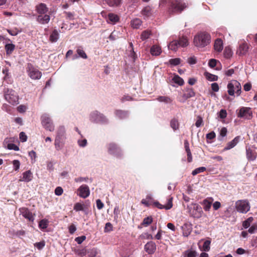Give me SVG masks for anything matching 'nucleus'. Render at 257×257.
I'll use <instances>...</instances> for the list:
<instances>
[{"label":"nucleus","instance_id":"obj_1","mask_svg":"<svg viewBox=\"0 0 257 257\" xmlns=\"http://www.w3.org/2000/svg\"><path fill=\"white\" fill-rule=\"evenodd\" d=\"M211 40V37L209 34L206 32H200L197 34L194 37L193 44L198 48H204L208 45Z\"/></svg>","mask_w":257,"mask_h":257},{"label":"nucleus","instance_id":"obj_2","mask_svg":"<svg viewBox=\"0 0 257 257\" xmlns=\"http://www.w3.org/2000/svg\"><path fill=\"white\" fill-rule=\"evenodd\" d=\"M186 7V3L182 0H170L169 12L170 14L180 13Z\"/></svg>","mask_w":257,"mask_h":257},{"label":"nucleus","instance_id":"obj_3","mask_svg":"<svg viewBox=\"0 0 257 257\" xmlns=\"http://www.w3.org/2000/svg\"><path fill=\"white\" fill-rule=\"evenodd\" d=\"M89 120L91 122L95 123L107 124L108 123V119L102 113L94 110L89 114Z\"/></svg>","mask_w":257,"mask_h":257},{"label":"nucleus","instance_id":"obj_4","mask_svg":"<svg viewBox=\"0 0 257 257\" xmlns=\"http://www.w3.org/2000/svg\"><path fill=\"white\" fill-rule=\"evenodd\" d=\"M5 99L10 103L15 105L18 103L19 96L15 90L7 88L4 90Z\"/></svg>","mask_w":257,"mask_h":257},{"label":"nucleus","instance_id":"obj_5","mask_svg":"<svg viewBox=\"0 0 257 257\" xmlns=\"http://www.w3.org/2000/svg\"><path fill=\"white\" fill-rule=\"evenodd\" d=\"M228 93L229 95L233 96L235 92L237 96L241 93V86L239 82L235 80L230 81L227 84Z\"/></svg>","mask_w":257,"mask_h":257},{"label":"nucleus","instance_id":"obj_6","mask_svg":"<svg viewBox=\"0 0 257 257\" xmlns=\"http://www.w3.org/2000/svg\"><path fill=\"white\" fill-rule=\"evenodd\" d=\"M235 209L240 213H246L250 210V204L247 200H237L235 204Z\"/></svg>","mask_w":257,"mask_h":257},{"label":"nucleus","instance_id":"obj_7","mask_svg":"<svg viewBox=\"0 0 257 257\" xmlns=\"http://www.w3.org/2000/svg\"><path fill=\"white\" fill-rule=\"evenodd\" d=\"M41 121L43 126L46 130L50 132H53L54 130V125L48 114H43L41 116Z\"/></svg>","mask_w":257,"mask_h":257},{"label":"nucleus","instance_id":"obj_8","mask_svg":"<svg viewBox=\"0 0 257 257\" xmlns=\"http://www.w3.org/2000/svg\"><path fill=\"white\" fill-rule=\"evenodd\" d=\"M193 207L190 209L191 215L194 218H200L203 213L202 207L197 203L192 204Z\"/></svg>","mask_w":257,"mask_h":257},{"label":"nucleus","instance_id":"obj_9","mask_svg":"<svg viewBox=\"0 0 257 257\" xmlns=\"http://www.w3.org/2000/svg\"><path fill=\"white\" fill-rule=\"evenodd\" d=\"M28 68L29 76L32 79L37 80L41 78L42 76V73L39 70L34 68L31 65L29 66Z\"/></svg>","mask_w":257,"mask_h":257},{"label":"nucleus","instance_id":"obj_10","mask_svg":"<svg viewBox=\"0 0 257 257\" xmlns=\"http://www.w3.org/2000/svg\"><path fill=\"white\" fill-rule=\"evenodd\" d=\"M251 111L249 107H241L238 114V117L245 119H250L251 116Z\"/></svg>","mask_w":257,"mask_h":257},{"label":"nucleus","instance_id":"obj_11","mask_svg":"<svg viewBox=\"0 0 257 257\" xmlns=\"http://www.w3.org/2000/svg\"><path fill=\"white\" fill-rule=\"evenodd\" d=\"M65 137H62L59 136H56L54 145L55 149L57 151H60L63 148L65 144Z\"/></svg>","mask_w":257,"mask_h":257},{"label":"nucleus","instance_id":"obj_12","mask_svg":"<svg viewBox=\"0 0 257 257\" xmlns=\"http://www.w3.org/2000/svg\"><path fill=\"white\" fill-rule=\"evenodd\" d=\"M79 192L78 195L83 198H86L89 196L90 194V190L87 185H82L78 189Z\"/></svg>","mask_w":257,"mask_h":257},{"label":"nucleus","instance_id":"obj_13","mask_svg":"<svg viewBox=\"0 0 257 257\" xmlns=\"http://www.w3.org/2000/svg\"><path fill=\"white\" fill-rule=\"evenodd\" d=\"M144 249L148 254H153L156 250V243L153 241L148 242L145 245Z\"/></svg>","mask_w":257,"mask_h":257},{"label":"nucleus","instance_id":"obj_14","mask_svg":"<svg viewBox=\"0 0 257 257\" xmlns=\"http://www.w3.org/2000/svg\"><path fill=\"white\" fill-rule=\"evenodd\" d=\"M108 151L110 154L116 156H119L120 155V149L114 143H110L108 145Z\"/></svg>","mask_w":257,"mask_h":257},{"label":"nucleus","instance_id":"obj_15","mask_svg":"<svg viewBox=\"0 0 257 257\" xmlns=\"http://www.w3.org/2000/svg\"><path fill=\"white\" fill-rule=\"evenodd\" d=\"M20 212L21 214L25 218L28 219L30 221H33L34 217L30 210L27 208H20Z\"/></svg>","mask_w":257,"mask_h":257},{"label":"nucleus","instance_id":"obj_16","mask_svg":"<svg viewBox=\"0 0 257 257\" xmlns=\"http://www.w3.org/2000/svg\"><path fill=\"white\" fill-rule=\"evenodd\" d=\"M172 197H170L168 199L167 203L166 205H162L159 202H155L154 204L155 206L159 209H165L166 210H169L171 209L173 206L172 203Z\"/></svg>","mask_w":257,"mask_h":257},{"label":"nucleus","instance_id":"obj_17","mask_svg":"<svg viewBox=\"0 0 257 257\" xmlns=\"http://www.w3.org/2000/svg\"><path fill=\"white\" fill-rule=\"evenodd\" d=\"M240 139V136H236L231 141L228 142L224 148V151H227L234 148L239 142Z\"/></svg>","mask_w":257,"mask_h":257},{"label":"nucleus","instance_id":"obj_18","mask_svg":"<svg viewBox=\"0 0 257 257\" xmlns=\"http://www.w3.org/2000/svg\"><path fill=\"white\" fill-rule=\"evenodd\" d=\"M213 201V199L211 197L205 199L202 201L201 204L203 206V209L205 211H209L210 210Z\"/></svg>","mask_w":257,"mask_h":257},{"label":"nucleus","instance_id":"obj_19","mask_svg":"<svg viewBox=\"0 0 257 257\" xmlns=\"http://www.w3.org/2000/svg\"><path fill=\"white\" fill-rule=\"evenodd\" d=\"M248 49V47L246 43H242L239 45V48L237 50L236 53L239 55H245Z\"/></svg>","mask_w":257,"mask_h":257},{"label":"nucleus","instance_id":"obj_20","mask_svg":"<svg viewBox=\"0 0 257 257\" xmlns=\"http://www.w3.org/2000/svg\"><path fill=\"white\" fill-rule=\"evenodd\" d=\"M43 14L39 15L37 18V21L38 23L41 24H48L50 20V17L49 15H42Z\"/></svg>","mask_w":257,"mask_h":257},{"label":"nucleus","instance_id":"obj_21","mask_svg":"<svg viewBox=\"0 0 257 257\" xmlns=\"http://www.w3.org/2000/svg\"><path fill=\"white\" fill-rule=\"evenodd\" d=\"M33 178V176L32 172L30 170H28L23 173V177L20 181L29 182L32 180Z\"/></svg>","mask_w":257,"mask_h":257},{"label":"nucleus","instance_id":"obj_22","mask_svg":"<svg viewBox=\"0 0 257 257\" xmlns=\"http://www.w3.org/2000/svg\"><path fill=\"white\" fill-rule=\"evenodd\" d=\"M181 228L182 230L183 235L184 237H187L190 234L192 231V227L190 224L185 223L182 226Z\"/></svg>","mask_w":257,"mask_h":257},{"label":"nucleus","instance_id":"obj_23","mask_svg":"<svg viewBox=\"0 0 257 257\" xmlns=\"http://www.w3.org/2000/svg\"><path fill=\"white\" fill-rule=\"evenodd\" d=\"M36 11L39 14H46L48 11V8L47 7L46 4L43 3H41L39 4L36 7Z\"/></svg>","mask_w":257,"mask_h":257},{"label":"nucleus","instance_id":"obj_24","mask_svg":"<svg viewBox=\"0 0 257 257\" xmlns=\"http://www.w3.org/2000/svg\"><path fill=\"white\" fill-rule=\"evenodd\" d=\"M185 91L182 95L183 101L195 96V93L192 88H186Z\"/></svg>","mask_w":257,"mask_h":257},{"label":"nucleus","instance_id":"obj_25","mask_svg":"<svg viewBox=\"0 0 257 257\" xmlns=\"http://www.w3.org/2000/svg\"><path fill=\"white\" fill-rule=\"evenodd\" d=\"M119 18L117 15L114 14H109L107 18L108 23L114 24L118 21Z\"/></svg>","mask_w":257,"mask_h":257},{"label":"nucleus","instance_id":"obj_26","mask_svg":"<svg viewBox=\"0 0 257 257\" xmlns=\"http://www.w3.org/2000/svg\"><path fill=\"white\" fill-rule=\"evenodd\" d=\"M114 113L115 116L120 119L125 118L128 116V112L127 111L116 110Z\"/></svg>","mask_w":257,"mask_h":257},{"label":"nucleus","instance_id":"obj_27","mask_svg":"<svg viewBox=\"0 0 257 257\" xmlns=\"http://www.w3.org/2000/svg\"><path fill=\"white\" fill-rule=\"evenodd\" d=\"M223 42L220 39H217L214 44V48L215 51L220 52L223 49Z\"/></svg>","mask_w":257,"mask_h":257},{"label":"nucleus","instance_id":"obj_28","mask_svg":"<svg viewBox=\"0 0 257 257\" xmlns=\"http://www.w3.org/2000/svg\"><path fill=\"white\" fill-rule=\"evenodd\" d=\"M184 147H185L186 152L187 154L188 161V162H191L192 161V157L191 151L189 149V144L187 140H185L184 141Z\"/></svg>","mask_w":257,"mask_h":257},{"label":"nucleus","instance_id":"obj_29","mask_svg":"<svg viewBox=\"0 0 257 257\" xmlns=\"http://www.w3.org/2000/svg\"><path fill=\"white\" fill-rule=\"evenodd\" d=\"M246 157L249 161H254L256 158V155L250 148L246 149Z\"/></svg>","mask_w":257,"mask_h":257},{"label":"nucleus","instance_id":"obj_30","mask_svg":"<svg viewBox=\"0 0 257 257\" xmlns=\"http://www.w3.org/2000/svg\"><path fill=\"white\" fill-rule=\"evenodd\" d=\"M162 52V50L160 47L157 45H153L150 49V53L153 56H158Z\"/></svg>","mask_w":257,"mask_h":257},{"label":"nucleus","instance_id":"obj_31","mask_svg":"<svg viewBox=\"0 0 257 257\" xmlns=\"http://www.w3.org/2000/svg\"><path fill=\"white\" fill-rule=\"evenodd\" d=\"M59 38V34L57 30H54L50 36L49 40L52 42L54 43L58 41Z\"/></svg>","mask_w":257,"mask_h":257},{"label":"nucleus","instance_id":"obj_32","mask_svg":"<svg viewBox=\"0 0 257 257\" xmlns=\"http://www.w3.org/2000/svg\"><path fill=\"white\" fill-rule=\"evenodd\" d=\"M142 21L139 18H136L131 21V24L134 29H139L142 25Z\"/></svg>","mask_w":257,"mask_h":257},{"label":"nucleus","instance_id":"obj_33","mask_svg":"<svg viewBox=\"0 0 257 257\" xmlns=\"http://www.w3.org/2000/svg\"><path fill=\"white\" fill-rule=\"evenodd\" d=\"M168 48L174 51H176L179 47L177 40H174L168 45Z\"/></svg>","mask_w":257,"mask_h":257},{"label":"nucleus","instance_id":"obj_34","mask_svg":"<svg viewBox=\"0 0 257 257\" xmlns=\"http://www.w3.org/2000/svg\"><path fill=\"white\" fill-rule=\"evenodd\" d=\"M172 80L173 82L180 86L183 85L184 83L183 79L178 75H175L172 78Z\"/></svg>","mask_w":257,"mask_h":257},{"label":"nucleus","instance_id":"obj_35","mask_svg":"<svg viewBox=\"0 0 257 257\" xmlns=\"http://www.w3.org/2000/svg\"><path fill=\"white\" fill-rule=\"evenodd\" d=\"M152 222H153L152 217L151 216H148L143 219V222H142L141 225L143 226H145V227H147L149 225H150L152 223Z\"/></svg>","mask_w":257,"mask_h":257},{"label":"nucleus","instance_id":"obj_36","mask_svg":"<svg viewBox=\"0 0 257 257\" xmlns=\"http://www.w3.org/2000/svg\"><path fill=\"white\" fill-rule=\"evenodd\" d=\"M177 41L180 47H185L188 45V40L186 37H182Z\"/></svg>","mask_w":257,"mask_h":257},{"label":"nucleus","instance_id":"obj_37","mask_svg":"<svg viewBox=\"0 0 257 257\" xmlns=\"http://www.w3.org/2000/svg\"><path fill=\"white\" fill-rule=\"evenodd\" d=\"M15 48V45L13 44H7L5 46V49L7 55H10L13 52Z\"/></svg>","mask_w":257,"mask_h":257},{"label":"nucleus","instance_id":"obj_38","mask_svg":"<svg viewBox=\"0 0 257 257\" xmlns=\"http://www.w3.org/2000/svg\"><path fill=\"white\" fill-rule=\"evenodd\" d=\"M106 2L110 7H117L121 3V0H106Z\"/></svg>","mask_w":257,"mask_h":257},{"label":"nucleus","instance_id":"obj_39","mask_svg":"<svg viewBox=\"0 0 257 257\" xmlns=\"http://www.w3.org/2000/svg\"><path fill=\"white\" fill-rule=\"evenodd\" d=\"M142 13L145 17H149L152 14V9L150 7H146L143 9Z\"/></svg>","mask_w":257,"mask_h":257},{"label":"nucleus","instance_id":"obj_40","mask_svg":"<svg viewBox=\"0 0 257 257\" xmlns=\"http://www.w3.org/2000/svg\"><path fill=\"white\" fill-rule=\"evenodd\" d=\"M205 76L208 80L211 81H216L218 79L217 76L212 74L208 72H205Z\"/></svg>","mask_w":257,"mask_h":257},{"label":"nucleus","instance_id":"obj_41","mask_svg":"<svg viewBox=\"0 0 257 257\" xmlns=\"http://www.w3.org/2000/svg\"><path fill=\"white\" fill-rule=\"evenodd\" d=\"M128 51H130V53L129 54L130 56H131L132 58L135 59L136 56V54L134 51L133 44L132 42H130L129 43Z\"/></svg>","mask_w":257,"mask_h":257},{"label":"nucleus","instance_id":"obj_42","mask_svg":"<svg viewBox=\"0 0 257 257\" xmlns=\"http://www.w3.org/2000/svg\"><path fill=\"white\" fill-rule=\"evenodd\" d=\"M197 252L195 250L188 249L185 252V257H196Z\"/></svg>","mask_w":257,"mask_h":257},{"label":"nucleus","instance_id":"obj_43","mask_svg":"<svg viewBox=\"0 0 257 257\" xmlns=\"http://www.w3.org/2000/svg\"><path fill=\"white\" fill-rule=\"evenodd\" d=\"M181 59L179 58H176L174 59H171L169 61V64L173 66H177L180 64L181 63Z\"/></svg>","mask_w":257,"mask_h":257},{"label":"nucleus","instance_id":"obj_44","mask_svg":"<svg viewBox=\"0 0 257 257\" xmlns=\"http://www.w3.org/2000/svg\"><path fill=\"white\" fill-rule=\"evenodd\" d=\"M157 99L160 102H164L166 103H170L172 101L171 99L168 96H159Z\"/></svg>","mask_w":257,"mask_h":257},{"label":"nucleus","instance_id":"obj_45","mask_svg":"<svg viewBox=\"0 0 257 257\" xmlns=\"http://www.w3.org/2000/svg\"><path fill=\"white\" fill-rule=\"evenodd\" d=\"M48 223L47 219H42L40 221L39 226L42 229H46L48 227Z\"/></svg>","mask_w":257,"mask_h":257},{"label":"nucleus","instance_id":"obj_46","mask_svg":"<svg viewBox=\"0 0 257 257\" xmlns=\"http://www.w3.org/2000/svg\"><path fill=\"white\" fill-rule=\"evenodd\" d=\"M232 55L231 49L229 47H225L224 50V56L226 58H229Z\"/></svg>","mask_w":257,"mask_h":257},{"label":"nucleus","instance_id":"obj_47","mask_svg":"<svg viewBox=\"0 0 257 257\" xmlns=\"http://www.w3.org/2000/svg\"><path fill=\"white\" fill-rule=\"evenodd\" d=\"M210 243L211 241L210 240H207L205 241L202 246V250L204 251H208L210 249Z\"/></svg>","mask_w":257,"mask_h":257},{"label":"nucleus","instance_id":"obj_48","mask_svg":"<svg viewBox=\"0 0 257 257\" xmlns=\"http://www.w3.org/2000/svg\"><path fill=\"white\" fill-rule=\"evenodd\" d=\"M56 136L65 137V128L63 126H60L59 127Z\"/></svg>","mask_w":257,"mask_h":257},{"label":"nucleus","instance_id":"obj_49","mask_svg":"<svg viewBox=\"0 0 257 257\" xmlns=\"http://www.w3.org/2000/svg\"><path fill=\"white\" fill-rule=\"evenodd\" d=\"M206 170L204 167H200L194 170L192 172V175L195 176L200 173L204 172Z\"/></svg>","mask_w":257,"mask_h":257},{"label":"nucleus","instance_id":"obj_50","mask_svg":"<svg viewBox=\"0 0 257 257\" xmlns=\"http://www.w3.org/2000/svg\"><path fill=\"white\" fill-rule=\"evenodd\" d=\"M151 35L150 32L149 31H144L142 32L141 35V39L143 40H146L148 39Z\"/></svg>","mask_w":257,"mask_h":257},{"label":"nucleus","instance_id":"obj_51","mask_svg":"<svg viewBox=\"0 0 257 257\" xmlns=\"http://www.w3.org/2000/svg\"><path fill=\"white\" fill-rule=\"evenodd\" d=\"M170 125L171 127L175 131L178 128L179 123L176 119H173L171 121Z\"/></svg>","mask_w":257,"mask_h":257},{"label":"nucleus","instance_id":"obj_52","mask_svg":"<svg viewBox=\"0 0 257 257\" xmlns=\"http://www.w3.org/2000/svg\"><path fill=\"white\" fill-rule=\"evenodd\" d=\"M74 209L76 211H83L84 210V204L80 203H77L74 205Z\"/></svg>","mask_w":257,"mask_h":257},{"label":"nucleus","instance_id":"obj_53","mask_svg":"<svg viewBox=\"0 0 257 257\" xmlns=\"http://www.w3.org/2000/svg\"><path fill=\"white\" fill-rule=\"evenodd\" d=\"M253 220L252 217H249L247 220L243 222L242 225L244 228H247L250 225V223Z\"/></svg>","mask_w":257,"mask_h":257},{"label":"nucleus","instance_id":"obj_54","mask_svg":"<svg viewBox=\"0 0 257 257\" xmlns=\"http://www.w3.org/2000/svg\"><path fill=\"white\" fill-rule=\"evenodd\" d=\"M13 165L14 169L16 171H19L20 169V162L18 160H15L12 162Z\"/></svg>","mask_w":257,"mask_h":257},{"label":"nucleus","instance_id":"obj_55","mask_svg":"<svg viewBox=\"0 0 257 257\" xmlns=\"http://www.w3.org/2000/svg\"><path fill=\"white\" fill-rule=\"evenodd\" d=\"M6 148L10 150H15L16 151H18L19 150V147L13 143L8 144L7 145Z\"/></svg>","mask_w":257,"mask_h":257},{"label":"nucleus","instance_id":"obj_56","mask_svg":"<svg viewBox=\"0 0 257 257\" xmlns=\"http://www.w3.org/2000/svg\"><path fill=\"white\" fill-rule=\"evenodd\" d=\"M77 53L79 57H82L84 59L87 58V55L85 52L82 49L80 48L77 49Z\"/></svg>","mask_w":257,"mask_h":257},{"label":"nucleus","instance_id":"obj_57","mask_svg":"<svg viewBox=\"0 0 257 257\" xmlns=\"http://www.w3.org/2000/svg\"><path fill=\"white\" fill-rule=\"evenodd\" d=\"M45 245L44 241L36 242L34 244V246L37 247L39 250L42 249Z\"/></svg>","mask_w":257,"mask_h":257},{"label":"nucleus","instance_id":"obj_58","mask_svg":"<svg viewBox=\"0 0 257 257\" xmlns=\"http://www.w3.org/2000/svg\"><path fill=\"white\" fill-rule=\"evenodd\" d=\"M29 156L31 157L32 163H34L36 161V153L34 151H31L29 153Z\"/></svg>","mask_w":257,"mask_h":257},{"label":"nucleus","instance_id":"obj_59","mask_svg":"<svg viewBox=\"0 0 257 257\" xmlns=\"http://www.w3.org/2000/svg\"><path fill=\"white\" fill-rule=\"evenodd\" d=\"M77 143L79 146L82 148L85 147L87 144V141L85 139L83 140H78Z\"/></svg>","mask_w":257,"mask_h":257},{"label":"nucleus","instance_id":"obj_60","mask_svg":"<svg viewBox=\"0 0 257 257\" xmlns=\"http://www.w3.org/2000/svg\"><path fill=\"white\" fill-rule=\"evenodd\" d=\"M64 14L66 15V18L67 19L72 20L74 19V13H72L70 12H64Z\"/></svg>","mask_w":257,"mask_h":257},{"label":"nucleus","instance_id":"obj_61","mask_svg":"<svg viewBox=\"0 0 257 257\" xmlns=\"http://www.w3.org/2000/svg\"><path fill=\"white\" fill-rule=\"evenodd\" d=\"M7 31L12 36H16L19 33L21 32V31H19V30H18L17 29H13V30L8 29Z\"/></svg>","mask_w":257,"mask_h":257},{"label":"nucleus","instance_id":"obj_62","mask_svg":"<svg viewBox=\"0 0 257 257\" xmlns=\"http://www.w3.org/2000/svg\"><path fill=\"white\" fill-rule=\"evenodd\" d=\"M217 61L214 59H211L209 60L208 65L211 68H214L217 65Z\"/></svg>","mask_w":257,"mask_h":257},{"label":"nucleus","instance_id":"obj_63","mask_svg":"<svg viewBox=\"0 0 257 257\" xmlns=\"http://www.w3.org/2000/svg\"><path fill=\"white\" fill-rule=\"evenodd\" d=\"M20 139L21 140V142H25L27 140V136L25 134L24 132H21L19 135Z\"/></svg>","mask_w":257,"mask_h":257},{"label":"nucleus","instance_id":"obj_64","mask_svg":"<svg viewBox=\"0 0 257 257\" xmlns=\"http://www.w3.org/2000/svg\"><path fill=\"white\" fill-rule=\"evenodd\" d=\"M256 231H257V225H252L249 228V229L248 230V232L250 233H254Z\"/></svg>","mask_w":257,"mask_h":257}]
</instances>
